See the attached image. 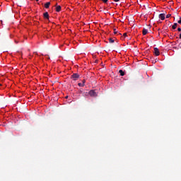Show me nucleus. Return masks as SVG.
I'll use <instances>...</instances> for the list:
<instances>
[{
    "instance_id": "nucleus-8",
    "label": "nucleus",
    "mask_w": 181,
    "mask_h": 181,
    "mask_svg": "<svg viewBox=\"0 0 181 181\" xmlns=\"http://www.w3.org/2000/svg\"><path fill=\"white\" fill-rule=\"evenodd\" d=\"M51 4L50 2H47L45 4V7L46 9H48L49 8V5Z\"/></svg>"
},
{
    "instance_id": "nucleus-10",
    "label": "nucleus",
    "mask_w": 181,
    "mask_h": 181,
    "mask_svg": "<svg viewBox=\"0 0 181 181\" xmlns=\"http://www.w3.org/2000/svg\"><path fill=\"white\" fill-rule=\"evenodd\" d=\"M119 73L120 74V75L122 76H124V72L122 71V70H119Z\"/></svg>"
},
{
    "instance_id": "nucleus-4",
    "label": "nucleus",
    "mask_w": 181,
    "mask_h": 181,
    "mask_svg": "<svg viewBox=\"0 0 181 181\" xmlns=\"http://www.w3.org/2000/svg\"><path fill=\"white\" fill-rule=\"evenodd\" d=\"M158 18L161 21H164L165 19V13H160L159 16H158Z\"/></svg>"
},
{
    "instance_id": "nucleus-14",
    "label": "nucleus",
    "mask_w": 181,
    "mask_h": 181,
    "mask_svg": "<svg viewBox=\"0 0 181 181\" xmlns=\"http://www.w3.org/2000/svg\"><path fill=\"white\" fill-rule=\"evenodd\" d=\"M103 2H104V4H107V2H108V0H102Z\"/></svg>"
},
{
    "instance_id": "nucleus-18",
    "label": "nucleus",
    "mask_w": 181,
    "mask_h": 181,
    "mask_svg": "<svg viewBox=\"0 0 181 181\" xmlns=\"http://www.w3.org/2000/svg\"><path fill=\"white\" fill-rule=\"evenodd\" d=\"M124 37H127V33H124Z\"/></svg>"
},
{
    "instance_id": "nucleus-1",
    "label": "nucleus",
    "mask_w": 181,
    "mask_h": 181,
    "mask_svg": "<svg viewBox=\"0 0 181 181\" xmlns=\"http://www.w3.org/2000/svg\"><path fill=\"white\" fill-rule=\"evenodd\" d=\"M88 95L91 97V98H96L98 97V93H96L95 90H91L88 92Z\"/></svg>"
},
{
    "instance_id": "nucleus-22",
    "label": "nucleus",
    "mask_w": 181,
    "mask_h": 181,
    "mask_svg": "<svg viewBox=\"0 0 181 181\" xmlns=\"http://www.w3.org/2000/svg\"><path fill=\"white\" fill-rule=\"evenodd\" d=\"M0 86H2V84L0 83Z\"/></svg>"
},
{
    "instance_id": "nucleus-13",
    "label": "nucleus",
    "mask_w": 181,
    "mask_h": 181,
    "mask_svg": "<svg viewBox=\"0 0 181 181\" xmlns=\"http://www.w3.org/2000/svg\"><path fill=\"white\" fill-rule=\"evenodd\" d=\"M171 17V14H167L166 15V18H170Z\"/></svg>"
},
{
    "instance_id": "nucleus-19",
    "label": "nucleus",
    "mask_w": 181,
    "mask_h": 181,
    "mask_svg": "<svg viewBox=\"0 0 181 181\" xmlns=\"http://www.w3.org/2000/svg\"><path fill=\"white\" fill-rule=\"evenodd\" d=\"M114 33H115V34H117L116 29H114Z\"/></svg>"
},
{
    "instance_id": "nucleus-12",
    "label": "nucleus",
    "mask_w": 181,
    "mask_h": 181,
    "mask_svg": "<svg viewBox=\"0 0 181 181\" xmlns=\"http://www.w3.org/2000/svg\"><path fill=\"white\" fill-rule=\"evenodd\" d=\"M115 40H112V38H109V42L110 43H114Z\"/></svg>"
},
{
    "instance_id": "nucleus-20",
    "label": "nucleus",
    "mask_w": 181,
    "mask_h": 181,
    "mask_svg": "<svg viewBox=\"0 0 181 181\" xmlns=\"http://www.w3.org/2000/svg\"><path fill=\"white\" fill-rule=\"evenodd\" d=\"M119 0H114L115 2H119Z\"/></svg>"
},
{
    "instance_id": "nucleus-15",
    "label": "nucleus",
    "mask_w": 181,
    "mask_h": 181,
    "mask_svg": "<svg viewBox=\"0 0 181 181\" xmlns=\"http://www.w3.org/2000/svg\"><path fill=\"white\" fill-rule=\"evenodd\" d=\"M179 24H181V17L180 18V20L177 21Z\"/></svg>"
},
{
    "instance_id": "nucleus-16",
    "label": "nucleus",
    "mask_w": 181,
    "mask_h": 181,
    "mask_svg": "<svg viewBox=\"0 0 181 181\" xmlns=\"http://www.w3.org/2000/svg\"><path fill=\"white\" fill-rule=\"evenodd\" d=\"M85 83H86V80L85 79H83V81H82V83L85 86Z\"/></svg>"
},
{
    "instance_id": "nucleus-21",
    "label": "nucleus",
    "mask_w": 181,
    "mask_h": 181,
    "mask_svg": "<svg viewBox=\"0 0 181 181\" xmlns=\"http://www.w3.org/2000/svg\"><path fill=\"white\" fill-rule=\"evenodd\" d=\"M39 0H35L36 2H38Z\"/></svg>"
},
{
    "instance_id": "nucleus-6",
    "label": "nucleus",
    "mask_w": 181,
    "mask_h": 181,
    "mask_svg": "<svg viewBox=\"0 0 181 181\" xmlns=\"http://www.w3.org/2000/svg\"><path fill=\"white\" fill-rule=\"evenodd\" d=\"M43 16H44V18H45V19L49 20V13H48V12L44 13Z\"/></svg>"
},
{
    "instance_id": "nucleus-2",
    "label": "nucleus",
    "mask_w": 181,
    "mask_h": 181,
    "mask_svg": "<svg viewBox=\"0 0 181 181\" xmlns=\"http://www.w3.org/2000/svg\"><path fill=\"white\" fill-rule=\"evenodd\" d=\"M80 77L79 74H73L71 76V78H73V80L74 81H76V80L78 79Z\"/></svg>"
},
{
    "instance_id": "nucleus-9",
    "label": "nucleus",
    "mask_w": 181,
    "mask_h": 181,
    "mask_svg": "<svg viewBox=\"0 0 181 181\" xmlns=\"http://www.w3.org/2000/svg\"><path fill=\"white\" fill-rule=\"evenodd\" d=\"M148 34V30L146 28L143 29V35H146Z\"/></svg>"
},
{
    "instance_id": "nucleus-11",
    "label": "nucleus",
    "mask_w": 181,
    "mask_h": 181,
    "mask_svg": "<svg viewBox=\"0 0 181 181\" xmlns=\"http://www.w3.org/2000/svg\"><path fill=\"white\" fill-rule=\"evenodd\" d=\"M78 86H79V87H84L85 86H84V83H78Z\"/></svg>"
},
{
    "instance_id": "nucleus-5",
    "label": "nucleus",
    "mask_w": 181,
    "mask_h": 181,
    "mask_svg": "<svg viewBox=\"0 0 181 181\" xmlns=\"http://www.w3.org/2000/svg\"><path fill=\"white\" fill-rule=\"evenodd\" d=\"M62 10V7L61 6H57V4H56V11L57 13L60 12Z\"/></svg>"
},
{
    "instance_id": "nucleus-7",
    "label": "nucleus",
    "mask_w": 181,
    "mask_h": 181,
    "mask_svg": "<svg viewBox=\"0 0 181 181\" xmlns=\"http://www.w3.org/2000/svg\"><path fill=\"white\" fill-rule=\"evenodd\" d=\"M177 26H178V23H175L172 25L173 30L177 29Z\"/></svg>"
},
{
    "instance_id": "nucleus-23",
    "label": "nucleus",
    "mask_w": 181,
    "mask_h": 181,
    "mask_svg": "<svg viewBox=\"0 0 181 181\" xmlns=\"http://www.w3.org/2000/svg\"><path fill=\"white\" fill-rule=\"evenodd\" d=\"M65 98H68V96L65 97Z\"/></svg>"
},
{
    "instance_id": "nucleus-3",
    "label": "nucleus",
    "mask_w": 181,
    "mask_h": 181,
    "mask_svg": "<svg viewBox=\"0 0 181 181\" xmlns=\"http://www.w3.org/2000/svg\"><path fill=\"white\" fill-rule=\"evenodd\" d=\"M153 51H154L153 53L156 56H159L160 55V51L158 48L155 47L153 49Z\"/></svg>"
},
{
    "instance_id": "nucleus-17",
    "label": "nucleus",
    "mask_w": 181,
    "mask_h": 181,
    "mask_svg": "<svg viewBox=\"0 0 181 181\" xmlns=\"http://www.w3.org/2000/svg\"><path fill=\"white\" fill-rule=\"evenodd\" d=\"M177 31H178V32H180V31H181V28H177Z\"/></svg>"
}]
</instances>
